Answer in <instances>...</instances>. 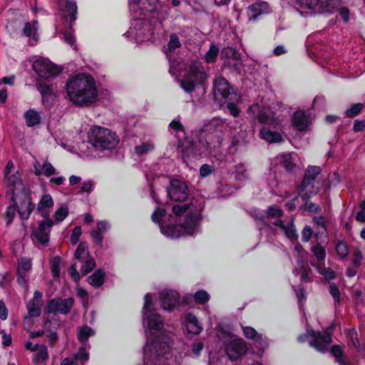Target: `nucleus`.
<instances>
[{
  "instance_id": "obj_24",
  "label": "nucleus",
  "mask_w": 365,
  "mask_h": 365,
  "mask_svg": "<svg viewBox=\"0 0 365 365\" xmlns=\"http://www.w3.org/2000/svg\"><path fill=\"white\" fill-rule=\"evenodd\" d=\"M4 177L8 192L11 196L20 195L22 192H26L18 171L12 175Z\"/></svg>"
},
{
  "instance_id": "obj_37",
  "label": "nucleus",
  "mask_w": 365,
  "mask_h": 365,
  "mask_svg": "<svg viewBox=\"0 0 365 365\" xmlns=\"http://www.w3.org/2000/svg\"><path fill=\"white\" fill-rule=\"evenodd\" d=\"M26 123L29 127L38 125L41 121L39 113L34 109H30L24 113Z\"/></svg>"
},
{
  "instance_id": "obj_40",
  "label": "nucleus",
  "mask_w": 365,
  "mask_h": 365,
  "mask_svg": "<svg viewBox=\"0 0 365 365\" xmlns=\"http://www.w3.org/2000/svg\"><path fill=\"white\" fill-rule=\"evenodd\" d=\"M277 163L281 164L287 171L293 168L294 163L291 153H284L279 155L276 158Z\"/></svg>"
},
{
  "instance_id": "obj_42",
  "label": "nucleus",
  "mask_w": 365,
  "mask_h": 365,
  "mask_svg": "<svg viewBox=\"0 0 365 365\" xmlns=\"http://www.w3.org/2000/svg\"><path fill=\"white\" fill-rule=\"evenodd\" d=\"M235 178L237 181H244L248 179V172L243 164H239L235 166Z\"/></svg>"
},
{
  "instance_id": "obj_6",
  "label": "nucleus",
  "mask_w": 365,
  "mask_h": 365,
  "mask_svg": "<svg viewBox=\"0 0 365 365\" xmlns=\"http://www.w3.org/2000/svg\"><path fill=\"white\" fill-rule=\"evenodd\" d=\"M282 215V210L276 206L269 207L266 212L262 210H255L254 212L256 220L261 221L265 227L284 234L292 241L297 240L298 235L293 220H283Z\"/></svg>"
},
{
  "instance_id": "obj_17",
  "label": "nucleus",
  "mask_w": 365,
  "mask_h": 365,
  "mask_svg": "<svg viewBox=\"0 0 365 365\" xmlns=\"http://www.w3.org/2000/svg\"><path fill=\"white\" fill-rule=\"evenodd\" d=\"M54 225L51 219H45L38 222V227L32 232L35 240L42 245L46 246L49 242L51 228Z\"/></svg>"
},
{
  "instance_id": "obj_9",
  "label": "nucleus",
  "mask_w": 365,
  "mask_h": 365,
  "mask_svg": "<svg viewBox=\"0 0 365 365\" xmlns=\"http://www.w3.org/2000/svg\"><path fill=\"white\" fill-rule=\"evenodd\" d=\"M332 329V327H329L324 331H315L312 329H307L305 334L299 336L298 341L303 343L310 337L309 344L312 347L319 352H326L331 343Z\"/></svg>"
},
{
  "instance_id": "obj_23",
  "label": "nucleus",
  "mask_w": 365,
  "mask_h": 365,
  "mask_svg": "<svg viewBox=\"0 0 365 365\" xmlns=\"http://www.w3.org/2000/svg\"><path fill=\"white\" fill-rule=\"evenodd\" d=\"M221 55L223 57L229 58L224 63L225 68H229L231 71H239L240 70L242 63L240 59V53L232 48H225L222 52Z\"/></svg>"
},
{
  "instance_id": "obj_8",
  "label": "nucleus",
  "mask_w": 365,
  "mask_h": 365,
  "mask_svg": "<svg viewBox=\"0 0 365 365\" xmlns=\"http://www.w3.org/2000/svg\"><path fill=\"white\" fill-rule=\"evenodd\" d=\"M206 72L201 63L193 62L180 81V87L186 92L191 93L198 85H202L206 79Z\"/></svg>"
},
{
  "instance_id": "obj_55",
  "label": "nucleus",
  "mask_w": 365,
  "mask_h": 365,
  "mask_svg": "<svg viewBox=\"0 0 365 365\" xmlns=\"http://www.w3.org/2000/svg\"><path fill=\"white\" fill-rule=\"evenodd\" d=\"M363 108L364 105L362 103L354 104L346 111V115L347 117L353 118L357 115L361 111Z\"/></svg>"
},
{
  "instance_id": "obj_28",
  "label": "nucleus",
  "mask_w": 365,
  "mask_h": 365,
  "mask_svg": "<svg viewBox=\"0 0 365 365\" xmlns=\"http://www.w3.org/2000/svg\"><path fill=\"white\" fill-rule=\"evenodd\" d=\"M36 84L41 95L43 104L46 106H51L55 98L52 86L47 84L41 79H37Z\"/></svg>"
},
{
  "instance_id": "obj_62",
  "label": "nucleus",
  "mask_w": 365,
  "mask_h": 365,
  "mask_svg": "<svg viewBox=\"0 0 365 365\" xmlns=\"http://www.w3.org/2000/svg\"><path fill=\"white\" fill-rule=\"evenodd\" d=\"M204 345L202 342H195L191 346V353L195 357H198L203 350Z\"/></svg>"
},
{
  "instance_id": "obj_43",
  "label": "nucleus",
  "mask_w": 365,
  "mask_h": 365,
  "mask_svg": "<svg viewBox=\"0 0 365 365\" xmlns=\"http://www.w3.org/2000/svg\"><path fill=\"white\" fill-rule=\"evenodd\" d=\"M37 29L38 22L36 21H34L32 23L27 22L24 26V34L27 36H32L34 39L37 40Z\"/></svg>"
},
{
  "instance_id": "obj_46",
  "label": "nucleus",
  "mask_w": 365,
  "mask_h": 365,
  "mask_svg": "<svg viewBox=\"0 0 365 365\" xmlns=\"http://www.w3.org/2000/svg\"><path fill=\"white\" fill-rule=\"evenodd\" d=\"M337 255L341 259H345L349 255V247L347 244L344 241H339L335 246Z\"/></svg>"
},
{
  "instance_id": "obj_7",
  "label": "nucleus",
  "mask_w": 365,
  "mask_h": 365,
  "mask_svg": "<svg viewBox=\"0 0 365 365\" xmlns=\"http://www.w3.org/2000/svg\"><path fill=\"white\" fill-rule=\"evenodd\" d=\"M88 143L96 151H106L114 149L119 143V138L108 128L93 126L87 134Z\"/></svg>"
},
{
  "instance_id": "obj_10",
  "label": "nucleus",
  "mask_w": 365,
  "mask_h": 365,
  "mask_svg": "<svg viewBox=\"0 0 365 365\" xmlns=\"http://www.w3.org/2000/svg\"><path fill=\"white\" fill-rule=\"evenodd\" d=\"M320 171V168L317 166H311L307 168L302 182L298 187L299 195H302L304 200L317 194L322 187V182L317 180Z\"/></svg>"
},
{
  "instance_id": "obj_45",
  "label": "nucleus",
  "mask_w": 365,
  "mask_h": 365,
  "mask_svg": "<svg viewBox=\"0 0 365 365\" xmlns=\"http://www.w3.org/2000/svg\"><path fill=\"white\" fill-rule=\"evenodd\" d=\"M80 262H82V265L81 267V273L83 275L87 274L88 272H90L96 266V262L93 258L91 257L80 261Z\"/></svg>"
},
{
  "instance_id": "obj_18",
  "label": "nucleus",
  "mask_w": 365,
  "mask_h": 365,
  "mask_svg": "<svg viewBox=\"0 0 365 365\" xmlns=\"http://www.w3.org/2000/svg\"><path fill=\"white\" fill-rule=\"evenodd\" d=\"M168 193L173 200L182 202L187 198L189 190L185 182L173 179L170 181V186L168 188Z\"/></svg>"
},
{
  "instance_id": "obj_47",
  "label": "nucleus",
  "mask_w": 365,
  "mask_h": 365,
  "mask_svg": "<svg viewBox=\"0 0 365 365\" xmlns=\"http://www.w3.org/2000/svg\"><path fill=\"white\" fill-rule=\"evenodd\" d=\"M218 54V47L215 44L212 43L210 46L209 50L207 51L205 56L206 62L208 63L214 62L217 58Z\"/></svg>"
},
{
  "instance_id": "obj_39",
  "label": "nucleus",
  "mask_w": 365,
  "mask_h": 365,
  "mask_svg": "<svg viewBox=\"0 0 365 365\" xmlns=\"http://www.w3.org/2000/svg\"><path fill=\"white\" fill-rule=\"evenodd\" d=\"M331 353L335 357L336 361L339 365H352L349 361L346 360L345 357H344L342 349L339 345H334L331 348Z\"/></svg>"
},
{
  "instance_id": "obj_59",
  "label": "nucleus",
  "mask_w": 365,
  "mask_h": 365,
  "mask_svg": "<svg viewBox=\"0 0 365 365\" xmlns=\"http://www.w3.org/2000/svg\"><path fill=\"white\" fill-rule=\"evenodd\" d=\"M215 170L212 165L203 164L200 168V175L202 178H206L210 175Z\"/></svg>"
},
{
  "instance_id": "obj_1",
  "label": "nucleus",
  "mask_w": 365,
  "mask_h": 365,
  "mask_svg": "<svg viewBox=\"0 0 365 365\" xmlns=\"http://www.w3.org/2000/svg\"><path fill=\"white\" fill-rule=\"evenodd\" d=\"M128 5L131 12L143 18L133 20L124 36L136 43H154L166 38L167 30L163 23L168 12L160 0H128Z\"/></svg>"
},
{
  "instance_id": "obj_25",
  "label": "nucleus",
  "mask_w": 365,
  "mask_h": 365,
  "mask_svg": "<svg viewBox=\"0 0 365 365\" xmlns=\"http://www.w3.org/2000/svg\"><path fill=\"white\" fill-rule=\"evenodd\" d=\"M183 324L187 332L192 335H199L203 329L202 323L192 312L185 315Z\"/></svg>"
},
{
  "instance_id": "obj_60",
  "label": "nucleus",
  "mask_w": 365,
  "mask_h": 365,
  "mask_svg": "<svg viewBox=\"0 0 365 365\" xmlns=\"http://www.w3.org/2000/svg\"><path fill=\"white\" fill-rule=\"evenodd\" d=\"M243 333L245 336L250 339L255 341L257 337L260 334L257 332V331L250 327H243Z\"/></svg>"
},
{
  "instance_id": "obj_50",
  "label": "nucleus",
  "mask_w": 365,
  "mask_h": 365,
  "mask_svg": "<svg viewBox=\"0 0 365 365\" xmlns=\"http://www.w3.org/2000/svg\"><path fill=\"white\" fill-rule=\"evenodd\" d=\"M16 212H17V208H16L14 202H13L12 205L7 207L6 211L5 213V220H6L7 226L10 225L12 223V222L16 216Z\"/></svg>"
},
{
  "instance_id": "obj_41",
  "label": "nucleus",
  "mask_w": 365,
  "mask_h": 365,
  "mask_svg": "<svg viewBox=\"0 0 365 365\" xmlns=\"http://www.w3.org/2000/svg\"><path fill=\"white\" fill-rule=\"evenodd\" d=\"M90 257L88 252V247L86 242H81L76 252H75V258L78 261L84 260L87 258Z\"/></svg>"
},
{
  "instance_id": "obj_44",
  "label": "nucleus",
  "mask_w": 365,
  "mask_h": 365,
  "mask_svg": "<svg viewBox=\"0 0 365 365\" xmlns=\"http://www.w3.org/2000/svg\"><path fill=\"white\" fill-rule=\"evenodd\" d=\"M340 1H341V0H336V4H335V8L334 9L333 11H331V12H324V14H332L335 11H339V15L341 17V19L344 22H348L349 20V14H350L349 10L347 8H346V7H339V2Z\"/></svg>"
},
{
  "instance_id": "obj_12",
  "label": "nucleus",
  "mask_w": 365,
  "mask_h": 365,
  "mask_svg": "<svg viewBox=\"0 0 365 365\" xmlns=\"http://www.w3.org/2000/svg\"><path fill=\"white\" fill-rule=\"evenodd\" d=\"M214 95L217 100L240 101V96L238 95L228 81L223 77L219 76L214 82Z\"/></svg>"
},
{
  "instance_id": "obj_48",
  "label": "nucleus",
  "mask_w": 365,
  "mask_h": 365,
  "mask_svg": "<svg viewBox=\"0 0 365 365\" xmlns=\"http://www.w3.org/2000/svg\"><path fill=\"white\" fill-rule=\"evenodd\" d=\"M181 46V43L178 35L175 33L171 34L168 43V51L170 53L174 52L177 48Z\"/></svg>"
},
{
  "instance_id": "obj_21",
  "label": "nucleus",
  "mask_w": 365,
  "mask_h": 365,
  "mask_svg": "<svg viewBox=\"0 0 365 365\" xmlns=\"http://www.w3.org/2000/svg\"><path fill=\"white\" fill-rule=\"evenodd\" d=\"M74 304V299L71 297L64 299L56 298L49 301L47 309L48 313L68 314Z\"/></svg>"
},
{
  "instance_id": "obj_5",
  "label": "nucleus",
  "mask_w": 365,
  "mask_h": 365,
  "mask_svg": "<svg viewBox=\"0 0 365 365\" xmlns=\"http://www.w3.org/2000/svg\"><path fill=\"white\" fill-rule=\"evenodd\" d=\"M249 113L252 118L264 124L259 132L262 139L269 143H279L283 140L282 125L269 108L258 103L253 104L249 108Z\"/></svg>"
},
{
  "instance_id": "obj_63",
  "label": "nucleus",
  "mask_w": 365,
  "mask_h": 365,
  "mask_svg": "<svg viewBox=\"0 0 365 365\" xmlns=\"http://www.w3.org/2000/svg\"><path fill=\"white\" fill-rule=\"evenodd\" d=\"M356 219L359 222H365V200L359 204V210L356 213Z\"/></svg>"
},
{
  "instance_id": "obj_15",
  "label": "nucleus",
  "mask_w": 365,
  "mask_h": 365,
  "mask_svg": "<svg viewBox=\"0 0 365 365\" xmlns=\"http://www.w3.org/2000/svg\"><path fill=\"white\" fill-rule=\"evenodd\" d=\"M312 252L315 256L317 262L316 264L312 263L313 267H315L317 272L324 276L327 279H332L336 277L335 272L330 268H327L324 265V259L326 257V252L324 247L317 245L312 247Z\"/></svg>"
},
{
  "instance_id": "obj_31",
  "label": "nucleus",
  "mask_w": 365,
  "mask_h": 365,
  "mask_svg": "<svg viewBox=\"0 0 365 365\" xmlns=\"http://www.w3.org/2000/svg\"><path fill=\"white\" fill-rule=\"evenodd\" d=\"M53 206V200L51 195L44 194L41 197L38 205H37V212L41 215V216L44 219H51L50 213L51 209Z\"/></svg>"
},
{
  "instance_id": "obj_29",
  "label": "nucleus",
  "mask_w": 365,
  "mask_h": 365,
  "mask_svg": "<svg viewBox=\"0 0 365 365\" xmlns=\"http://www.w3.org/2000/svg\"><path fill=\"white\" fill-rule=\"evenodd\" d=\"M43 294L38 291H35L33 298L28 302L26 308L28 310V316L25 318L24 324L29 318L36 317L40 316L41 310L40 308Z\"/></svg>"
},
{
  "instance_id": "obj_27",
  "label": "nucleus",
  "mask_w": 365,
  "mask_h": 365,
  "mask_svg": "<svg viewBox=\"0 0 365 365\" xmlns=\"http://www.w3.org/2000/svg\"><path fill=\"white\" fill-rule=\"evenodd\" d=\"M58 5L66 20H69L71 24L76 21L78 7L75 0H59Z\"/></svg>"
},
{
  "instance_id": "obj_61",
  "label": "nucleus",
  "mask_w": 365,
  "mask_h": 365,
  "mask_svg": "<svg viewBox=\"0 0 365 365\" xmlns=\"http://www.w3.org/2000/svg\"><path fill=\"white\" fill-rule=\"evenodd\" d=\"M29 272L17 269V281L21 285L23 286L27 282L29 277Z\"/></svg>"
},
{
  "instance_id": "obj_51",
  "label": "nucleus",
  "mask_w": 365,
  "mask_h": 365,
  "mask_svg": "<svg viewBox=\"0 0 365 365\" xmlns=\"http://www.w3.org/2000/svg\"><path fill=\"white\" fill-rule=\"evenodd\" d=\"M68 215V207L65 205L61 206L54 213V219L56 222L63 221Z\"/></svg>"
},
{
  "instance_id": "obj_36",
  "label": "nucleus",
  "mask_w": 365,
  "mask_h": 365,
  "mask_svg": "<svg viewBox=\"0 0 365 365\" xmlns=\"http://www.w3.org/2000/svg\"><path fill=\"white\" fill-rule=\"evenodd\" d=\"M95 334V331L88 326H83L77 328V338L83 344H88V338Z\"/></svg>"
},
{
  "instance_id": "obj_57",
  "label": "nucleus",
  "mask_w": 365,
  "mask_h": 365,
  "mask_svg": "<svg viewBox=\"0 0 365 365\" xmlns=\"http://www.w3.org/2000/svg\"><path fill=\"white\" fill-rule=\"evenodd\" d=\"M254 341L255 346L261 351H264L269 346V342L267 338L262 334H259Z\"/></svg>"
},
{
  "instance_id": "obj_30",
  "label": "nucleus",
  "mask_w": 365,
  "mask_h": 365,
  "mask_svg": "<svg viewBox=\"0 0 365 365\" xmlns=\"http://www.w3.org/2000/svg\"><path fill=\"white\" fill-rule=\"evenodd\" d=\"M89 349V344H83L78 348L77 352L73 354V359L64 358L60 365H78L77 361L83 363L88 361L90 355L88 349Z\"/></svg>"
},
{
  "instance_id": "obj_56",
  "label": "nucleus",
  "mask_w": 365,
  "mask_h": 365,
  "mask_svg": "<svg viewBox=\"0 0 365 365\" xmlns=\"http://www.w3.org/2000/svg\"><path fill=\"white\" fill-rule=\"evenodd\" d=\"M60 262L61 258L59 257H55L51 261V272L55 278L60 275Z\"/></svg>"
},
{
  "instance_id": "obj_16",
  "label": "nucleus",
  "mask_w": 365,
  "mask_h": 365,
  "mask_svg": "<svg viewBox=\"0 0 365 365\" xmlns=\"http://www.w3.org/2000/svg\"><path fill=\"white\" fill-rule=\"evenodd\" d=\"M160 304L162 309L172 312L180 305V297L178 292L164 289L159 293Z\"/></svg>"
},
{
  "instance_id": "obj_34",
  "label": "nucleus",
  "mask_w": 365,
  "mask_h": 365,
  "mask_svg": "<svg viewBox=\"0 0 365 365\" xmlns=\"http://www.w3.org/2000/svg\"><path fill=\"white\" fill-rule=\"evenodd\" d=\"M110 227V225L108 222L106 220L98 221L97 222L96 229H94L91 232V235L93 242L101 246L103 240V236L102 233L108 231Z\"/></svg>"
},
{
  "instance_id": "obj_53",
  "label": "nucleus",
  "mask_w": 365,
  "mask_h": 365,
  "mask_svg": "<svg viewBox=\"0 0 365 365\" xmlns=\"http://www.w3.org/2000/svg\"><path fill=\"white\" fill-rule=\"evenodd\" d=\"M42 173L46 177L57 174L56 168L48 161H45L41 165Z\"/></svg>"
},
{
  "instance_id": "obj_11",
  "label": "nucleus",
  "mask_w": 365,
  "mask_h": 365,
  "mask_svg": "<svg viewBox=\"0 0 365 365\" xmlns=\"http://www.w3.org/2000/svg\"><path fill=\"white\" fill-rule=\"evenodd\" d=\"M283 1L294 7L299 6L309 9L312 14H321V13L333 11L336 0H283Z\"/></svg>"
},
{
  "instance_id": "obj_3",
  "label": "nucleus",
  "mask_w": 365,
  "mask_h": 365,
  "mask_svg": "<svg viewBox=\"0 0 365 365\" xmlns=\"http://www.w3.org/2000/svg\"><path fill=\"white\" fill-rule=\"evenodd\" d=\"M225 122L217 118L205 124L198 133L200 145H197L192 141L188 142L187 147L182 149L183 158H197L207 155H215L222 145V131Z\"/></svg>"
},
{
  "instance_id": "obj_14",
  "label": "nucleus",
  "mask_w": 365,
  "mask_h": 365,
  "mask_svg": "<svg viewBox=\"0 0 365 365\" xmlns=\"http://www.w3.org/2000/svg\"><path fill=\"white\" fill-rule=\"evenodd\" d=\"M33 69L38 76V79L41 80H48L57 76L59 73L58 68L48 58L41 57L34 61Z\"/></svg>"
},
{
  "instance_id": "obj_33",
  "label": "nucleus",
  "mask_w": 365,
  "mask_h": 365,
  "mask_svg": "<svg viewBox=\"0 0 365 365\" xmlns=\"http://www.w3.org/2000/svg\"><path fill=\"white\" fill-rule=\"evenodd\" d=\"M363 259L364 256L362 252L359 248L354 249L352 254L351 263L346 272L349 277H353L357 274Z\"/></svg>"
},
{
  "instance_id": "obj_52",
  "label": "nucleus",
  "mask_w": 365,
  "mask_h": 365,
  "mask_svg": "<svg viewBox=\"0 0 365 365\" xmlns=\"http://www.w3.org/2000/svg\"><path fill=\"white\" fill-rule=\"evenodd\" d=\"M312 220L314 225L317 226V228L319 230V232H324L327 231V220L324 217L316 216L313 217Z\"/></svg>"
},
{
  "instance_id": "obj_64",
  "label": "nucleus",
  "mask_w": 365,
  "mask_h": 365,
  "mask_svg": "<svg viewBox=\"0 0 365 365\" xmlns=\"http://www.w3.org/2000/svg\"><path fill=\"white\" fill-rule=\"evenodd\" d=\"M329 292L333 297L335 302H339L340 300V292L337 286L334 283L329 284Z\"/></svg>"
},
{
  "instance_id": "obj_35",
  "label": "nucleus",
  "mask_w": 365,
  "mask_h": 365,
  "mask_svg": "<svg viewBox=\"0 0 365 365\" xmlns=\"http://www.w3.org/2000/svg\"><path fill=\"white\" fill-rule=\"evenodd\" d=\"M106 273L103 269H97L88 278V283L96 288L101 287L105 282Z\"/></svg>"
},
{
  "instance_id": "obj_58",
  "label": "nucleus",
  "mask_w": 365,
  "mask_h": 365,
  "mask_svg": "<svg viewBox=\"0 0 365 365\" xmlns=\"http://www.w3.org/2000/svg\"><path fill=\"white\" fill-rule=\"evenodd\" d=\"M31 261L28 258H21L18 261V269L29 272L31 269Z\"/></svg>"
},
{
  "instance_id": "obj_38",
  "label": "nucleus",
  "mask_w": 365,
  "mask_h": 365,
  "mask_svg": "<svg viewBox=\"0 0 365 365\" xmlns=\"http://www.w3.org/2000/svg\"><path fill=\"white\" fill-rule=\"evenodd\" d=\"M155 148V144L152 141L143 142L135 147V153L139 155H143L150 153Z\"/></svg>"
},
{
  "instance_id": "obj_13",
  "label": "nucleus",
  "mask_w": 365,
  "mask_h": 365,
  "mask_svg": "<svg viewBox=\"0 0 365 365\" xmlns=\"http://www.w3.org/2000/svg\"><path fill=\"white\" fill-rule=\"evenodd\" d=\"M11 200L15 203L20 218L22 220H28L35 207L30 195L27 192H22L20 195H12Z\"/></svg>"
},
{
  "instance_id": "obj_26",
  "label": "nucleus",
  "mask_w": 365,
  "mask_h": 365,
  "mask_svg": "<svg viewBox=\"0 0 365 365\" xmlns=\"http://www.w3.org/2000/svg\"><path fill=\"white\" fill-rule=\"evenodd\" d=\"M269 11L270 9L268 4L258 0L248 6L247 14L250 21H255L259 16L268 14Z\"/></svg>"
},
{
  "instance_id": "obj_4",
  "label": "nucleus",
  "mask_w": 365,
  "mask_h": 365,
  "mask_svg": "<svg viewBox=\"0 0 365 365\" xmlns=\"http://www.w3.org/2000/svg\"><path fill=\"white\" fill-rule=\"evenodd\" d=\"M66 98L76 106H88L98 100V89L93 77L78 73L70 77L65 85Z\"/></svg>"
},
{
  "instance_id": "obj_49",
  "label": "nucleus",
  "mask_w": 365,
  "mask_h": 365,
  "mask_svg": "<svg viewBox=\"0 0 365 365\" xmlns=\"http://www.w3.org/2000/svg\"><path fill=\"white\" fill-rule=\"evenodd\" d=\"M48 350L45 346H41L35 354L34 361L36 364H41L48 359Z\"/></svg>"
},
{
  "instance_id": "obj_32",
  "label": "nucleus",
  "mask_w": 365,
  "mask_h": 365,
  "mask_svg": "<svg viewBox=\"0 0 365 365\" xmlns=\"http://www.w3.org/2000/svg\"><path fill=\"white\" fill-rule=\"evenodd\" d=\"M295 250L299 253L300 257L297 259L298 267L294 269V274L296 275L301 274L302 281L309 282L311 270L307 268L302 259L304 250L301 247H295Z\"/></svg>"
},
{
  "instance_id": "obj_20",
  "label": "nucleus",
  "mask_w": 365,
  "mask_h": 365,
  "mask_svg": "<svg viewBox=\"0 0 365 365\" xmlns=\"http://www.w3.org/2000/svg\"><path fill=\"white\" fill-rule=\"evenodd\" d=\"M168 131L171 135H173L175 138H178V149L182 153V149H185L188 145V142H190L187 139L182 140L180 138L185 137V128L180 121V118L177 117L173 119L168 125Z\"/></svg>"
},
{
  "instance_id": "obj_19",
  "label": "nucleus",
  "mask_w": 365,
  "mask_h": 365,
  "mask_svg": "<svg viewBox=\"0 0 365 365\" xmlns=\"http://www.w3.org/2000/svg\"><path fill=\"white\" fill-rule=\"evenodd\" d=\"M247 350L245 342L241 339H232L225 344V352L229 359L235 361Z\"/></svg>"
},
{
  "instance_id": "obj_2",
  "label": "nucleus",
  "mask_w": 365,
  "mask_h": 365,
  "mask_svg": "<svg viewBox=\"0 0 365 365\" xmlns=\"http://www.w3.org/2000/svg\"><path fill=\"white\" fill-rule=\"evenodd\" d=\"M175 217H179L178 225H166L173 217L167 216L164 209L158 207L153 213L151 218L155 223H158L161 233L166 237L175 239L183 235H195L200 232L201 205L192 202L190 204L175 205L172 208Z\"/></svg>"
},
{
  "instance_id": "obj_54",
  "label": "nucleus",
  "mask_w": 365,
  "mask_h": 365,
  "mask_svg": "<svg viewBox=\"0 0 365 365\" xmlns=\"http://www.w3.org/2000/svg\"><path fill=\"white\" fill-rule=\"evenodd\" d=\"M194 299L198 304H205L209 300L210 295L205 290H199L195 293Z\"/></svg>"
},
{
  "instance_id": "obj_22",
  "label": "nucleus",
  "mask_w": 365,
  "mask_h": 365,
  "mask_svg": "<svg viewBox=\"0 0 365 365\" xmlns=\"http://www.w3.org/2000/svg\"><path fill=\"white\" fill-rule=\"evenodd\" d=\"M312 122V115L309 111L302 110H297L292 117L293 127L299 131L306 130Z\"/></svg>"
}]
</instances>
